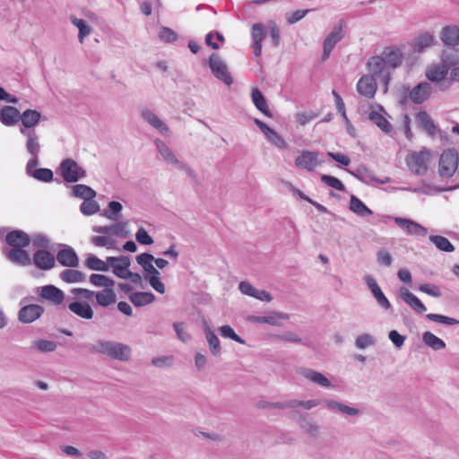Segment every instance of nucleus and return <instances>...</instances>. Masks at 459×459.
<instances>
[{
    "label": "nucleus",
    "instance_id": "f257e3e1",
    "mask_svg": "<svg viewBox=\"0 0 459 459\" xmlns=\"http://www.w3.org/2000/svg\"><path fill=\"white\" fill-rule=\"evenodd\" d=\"M93 351L112 359L126 361L130 358L131 349L128 345L110 341H99Z\"/></svg>",
    "mask_w": 459,
    "mask_h": 459
},
{
    "label": "nucleus",
    "instance_id": "f03ea898",
    "mask_svg": "<svg viewBox=\"0 0 459 459\" xmlns=\"http://www.w3.org/2000/svg\"><path fill=\"white\" fill-rule=\"evenodd\" d=\"M57 173L66 183H76L86 177V170L74 160L67 158L61 161Z\"/></svg>",
    "mask_w": 459,
    "mask_h": 459
},
{
    "label": "nucleus",
    "instance_id": "7ed1b4c3",
    "mask_svg": "<svg viewBox=\"0 0 459 459\" xmlns=\"http://www.w3.org/2000/svg\"><path fill=\"white\" fill-rule=\"evenodd\" d=\"M429 160V152L424 148L420 152L409 153L405 158L409 169L417 176H423L427 173V162Z\"/></svg>",
    "mask_w": 459,
    "mask_h": 459
},
{
    "label": "nucleus",
    "instance_id": "20e7f679",
    "mask_svg": "<svg viewBox=\"0 0 459 459\" xmlns=\"http://www.w3.org/2000/svg\"><path fill=\"white\" fill-rule=\"evenodd\" d=\"M459 162L458 152L455 149H447L440 155L438 173L443 178H451L456 171Z\"/></svg>",
    "mask_w": 459,
    "mask_h": 459
},
{
    "label": "nucleus",
    "instance_id": "39448f33",
    "mask_svg": "<svg viewBox=\"0 0 459 459\" xmlns=\"http://www.w3.org/2000/svg\"><path fill=\"white\" fill-rule=\"evenodd\" d=\"M208 65L216 79L228 86L233 83V78L228 70L227 64L221 58L219 54L212 53L208 59Z\"/></svg>",
    "mask_w": 459,
    "mask_h": 459
},
{
    "label": "nucleus",
    "instance_id": "423d86ee",
    "mask_svg": "<svg viewBox=\"0 0 459 459\" xmlns=\"http://www.w3.org/2000/svg\"><path fill=\"white\" fill-rule=\"evenodd\" d=\"M345 27V22L343 20H340L338 23L333 26L332 31L326 36L323 43L322 61H326L329 58L330 54L336 44L343 39V29Z\"/></svg>",
    "mask_w": 459,
    "mask_h": 459
},
{
    "label": "nucleus",
    "instance_id": "0eeeda50",
    "mask_svg": "<svg viewBox=\"0 0 459 459\" xmlns=\"http://www.w3.org/2000/svg\"><path fill=\"white\" fill-rule=\"evenodd\" d=\"M452 66L453 63L444 58V65H433L429 66L426 72V76L430 82H439L440 90L445 91L450 86V82H446L445 79Z\"/></svg>",
    "mask_w": 459,
    "mask_h": 459
},
{
    "label": "nucleus",
    "instance_id": "6e6552de",
    "mask_svg": "<svg viewBox=\"0 0 459 459\" xmlns=\"http://www.w3.org/2000/svg\"><path fill=\"white\" fill-rule=\"evenodd\" d=\"M407 49L406 45L401 46H387L384 48L381 56L383 57L386 67L390 69H396L401 66L404 51Z\"/></svg>",
    "mask_w": 459,
    "mask_h": 459
},
{
    "label": "nucleus",
    "instance_id": "1a4fd4ad",
    "mask_svg": "<svg viewBox=\"0 0 459 459\" xmlns=\"http://www.w3.org/2000/svg\"><path fill=\"white\" fill-rule=\"evenodd\" d=\"M289 317V315L283 312L268 311L265 316L249 315L246 317V320L255 325L266 324L273 326H281V320H287Z\"/></svg>",
    "mask_w": 459,
    "mask_h": 459
},
{
    "label": "nucleus",
    "instance_id": "9d476101",
    "mask_svg": "<svg viewBox=\"0 0 459 459\" xmlns=\"http://www.w3.org/2000/svg\"><path fill=\"white\" fill-rule=\"evenodd\" d=\"M387 218L394 220L397 226L408 235L425 237L428 233L427 228L411 219L392 216Z\"/></svg>",
    "mask_w": 459,
    "mask_h": 459
},
{
    "label": "nucleus",
    "instance_id": "9b49d317",
    "mask_svg": "<svg viewBox=\"0 0 459 459\" xmlns=\"http://www.w3.org/2000/svg\"><path fill=\"white\" fill-rule=\"evenodd\" d=\"M405 91L409 93V99L415 104H421L426 101L431 95V85L427 82L418 83L411 90L409 86L405 87Z\"/></svg>",
    "mask_w": 459,
    "mask_h": 459
},
{
    "label": "nucleus",
    "instance_id": "f8f14e48",
    "mask_svg": "<svg viewBox=\"0 0 459 459\" xmlns=\"http://www.w3.org/2000/svg\"><path fill=\"white\" fill-rule=\"evenodd\" d=\"M41 113L36 109L28 108L21 113L20 121L22 123L19 132L36 131L35 126L40 122Z\"/></svg>",
    "mask_w": 459,
    "mask_h": 459
},
{
    "label": "nucleus",
    "instance_id": "ddd939ff",
    "mask_svg": "<svg viewBox=\"0 0 459 459\" xmlns=\"http://www.w3.org/2000/svg\"><path fill=\"white\" fill-rule=\"evenodd\" d=\"M44 311V307L39 304L23 306L18 312V320L23 324H30L39 318Z\"/></svg>",
    "mask_w": 459,
    "mask_h": 459
},
{
    "label": "nucleus",
    "instance_id": "4468645a",
    "mask_svg": "<svg viewBox=\"0 0 459 459\" xmlns=\"http://www.w3.org/2000/svg\"><path fill=\"white\" fill-rule=\"evenodd\" d=\"M364 281L368 288L370 290L372 295L376 299L377 304L385 310L390 309L392 307L391 303L382 291L377 280L372 275L367 274L364 276Z\"/></svg>",
    "mask_w": 459,
    "mask_h": 459
},
{
    "label": "nucleus",
    "instance_id": "2eb2a0df",
    "mask_svg": "<svg viewBox=\"0 0 459 459\" xmlns=\"http://www.w3.org/2000/svg\"><path fill=\"white\" fill-rule=\"evenodd\" d=\"M60 247L63 248L56 254L57 262L65 267H77L79 265V258L74 249L64 244H61Z\"/></svg>",
    "mask_w": 459,
    "mask_h": 459
},
{
    "label": "nucleus",
    "instance_id": "dca6fc26",
    "mask_svg": "<svg viewBox=\"0 0 459 459\" xmlns=\"http://www.w3.org/2000/svg\"><path fill=\"white\" fill-rule=\"evenodd\" d=\"M434 37L429 32H423L419 34L411 42L405 44L409 51L412 53H421L426 48L434 44Z\"/></svg>",
    "mask_w": 459,
    "mask_h": 459
},
{
    "label": "nucleus",
    "instance_id": "f3484780",
    "mask_svg": "<svg viewBox=\"0 0 459 459\" xmlns=\"http://www.w3.org/2000/svg\"><path fill=\"white\" fill-rule=\"evenodd\" d=\"M377 90V79L374 76L368 74L362 75L357 82L358 92L368 98H374Z\"/></svg>",
    "mask_w": 459,
    "mask_h": 459
},
{
    "label": "nucleus",
    "instance_id": "a211bd4d",
    "mask_svg": "<svg viewBox=\"0 0 459 459\" xmlns=\"http://www.w3.org/2000/svg\"><path fill=\"white\" fill-rule=\"evenodd\" d=\"M24 247H13L9 249L7 247L3 248V254L6 256V258L12 263L26 266L30 264L31 259Z\"/></svg>",
    "mask_w": 459,
    "mask_h": 459
},
{
    "label": "nucleus",
    "instance_id": "6ab92c4d",
    "mask_svg": "<svg viewBox=\"0 0 459 459\" xmlns=\"http://www.w3.org/2000/svg\"><path fill=\"white\" fill-rule=\"evenodd\" d=\"M266 36V30L264 24L257 22L251 28L253 54L255 56H260L262 54V43Z\"/></svg>",
    "mask_w": 459,
    "mask_h": 459
},
{
    "label": "nucleus",
    "instance_id": "aec40b11",
    "mask_svg": "<svg viewBox=\"0 0 459 459\" xmlns=\"http://www.w3.org/2000/svg\"><path fill=\"white\" fill-rule=\"evenodd\" d=\"M33 264L40 270L48 271L56 264L55 256L47 249H39L33 254Z\"/></svg>",
    "mask_w": 459,
    "mask_h": 459
},
{
    "label": "nucleus",
    "instance_id": "412c9836",
    "mask_svg": "<svg viewBox=\"0 0 459 459\" xmlns=\"http://www.w3.org/2000/svg\"><path fill=\"white\" fill-rule=\"evenodd\" d=\"M127 224V221H122L108 226H94L92 230L96 233L115 235L122 238H126L129 237V230L126 229Z\"/></svg>",
    "mask_w": 459,
    "mask_h": 459
},
{
    "label": "nucleus",
    "instance_id": "4be33fe9",
    "mask_svg": "<svg viewBox=\"0 0 459 459\" xmlns=\"http://www.w3.org/2000/svg\"><path fill=\"white\" fill-rule=\"evenodd\" d=\"M39 296L54 305H61L65 300L64 291L52 284L42 286L40 288Z\"/></svg>",
    "mask_w": 459,
    "mask_h": 459
},
{
    "label": "nucleus",
    "instance_id": "5701e85b",
    "mask_svg": "<svg viewBox=\"0 0 459 459\" xmlns=\"http://www.w3.org/2000/svg\"><path fill=\"white\" fill-rule=\"evenodd\" d=\"M318 152L311 151H303L295 160V165L302 169L313 171L320 164L317 161Z\"/></svg>",
    "mask_w": 459,
    "mask_h": 459
},
{
    "label": "nucleus",
    "instance_id": "b1692460",
    "mask_svg": "<svg viewBox=\"0 0 459 459\" xmlns=\"http://www.w3.org/2000/svg\"><path fill=\"white\" fill-rule=\"evenodd\" d=\"M399 296L417 314H422L427 311V307L422 301L407 288L401 287L399 290Z\"/></svg>",
    "mask_w": 459,
    "mask_h": 459
},
{
    "label": "nucleus",
    "instance_id": "393cba45",
    "mask_svg": "<svg viewBox=\"0 0 459 459\" xmlns=\"http://www.w3.org/2000/svg\"><path fill=\"white\" fill-rule=\"evenodd\" d=\"M5 242L13 247H26L30 245V236L22 230H13L5 236Z\"/></svg>",
    "mask_w": 459,
    "mask_h": 459
},
{
    "label": "nucleus",
    "instance_id": "a878e982",
    "mask_svg": "<svg viewBox=\"0 0 459 459\" xmlns=\"http://www.w3.org/2000/svg\"><path fill=\"white\" fill-rule=\"evenodd\" d=\"M416 122L418 127L429 136L434 137L436 135L437 126L426 110H420L416 114Z\"/></svg>",
    "mask_w": 459,
    "mask_h": 459
},
{
    "label": "nucleus",
    "instance_id": "bb28decb",
    "mask_svg": "<svg viewBox=\"0 0 459 459\" xmlns=\"http://www.w3.org/2000/svg\"><path fill=\"white\" fill-rule=\"evenodd\" d=\"M68 309L77 316L91 320L93 318L94 311L91 305L86 301L74 300L68 304Z\"/></svg>",
    "mask_w": 459,
    "mask_h": 459
},
{
    "label": "nucleus",
    "instance_id": "cd10ccee",
    "mask_svg": "<svg viewBox=\"0 0 459 459\" xmlns=\"http://www.w3.org/2000/svg\"><path fill=\"white\" fill-rule=\"evenodd\" d=\"M21 118V112L13 106H4L0 108V122L6 126H15Z\"/></svg>",
    "mask_w": 459,
    "mask_h": 459
},
{
    "label": "nucleus",
    "instance_id": "c85d7f7f",
    "mask_svg": "<svg viewBox=\"0 0 459 459\" xmlns=\"http://www.w3.org/2000/svg\"><path fill=\"white\" fill-rule=\"evenodd\" d=\"M332 94L335 100L337 111L341 114V116L342 117V118L346 124L347 133L351 137L355 138L356 137V129L352 126V124L351 123L350 119L348 118V117L346 115L345 104L343 102L342 98L335 90L332 91Z\"/></svg>",
    "mask_w": 459,
    "mask_h": 459
},
{
    "label": "nucleus",
    "instance_id": "c756f323",
    "mask_svg": "<svg viewBox=\"0 0 459 459\" xmlns=\"http://www.w3.org/2000/svg\"><path fill=\"white\" fill-rule=\"evenodd\" d=\"M367 68L370 76L376 79L380 77L381 74L386 72V65L381 56H373L368 58L367 62Z\"/></svg>",
    "mask_w": 459,
    "mask_h": 459
},
{
    "label": "nucleus",
    "instance_id": "7c9ffc66",
    "mask_svg": "<svg viewBox=\"0 0 459 459\" xmlns=\"http://www.w3.org/2000/svg\"><path fill=\"white\" fill-rule=\"evenodd\" d=\"M251 99L255 107L267 117H272L273 113L268 108L267 100L262 91L255 87L251 91Z\"/></svg>",
    "mask_w": 459,
    "mask_h": 459
},
{
    "label": "nucleus",
    "instance_id": "2f4dec72",
    "mask_svg": "<svg viewBox=\"0 0 459 459\" xmlns=\"http://www.w3.org/2000/svg\"><path fill=\"white\" fill-rule=\"evenodd\" d=\"M141 116L144 121L157 129L160 134H167L169 133V126L163 121H161L152 111L144 109L142 111Z\"/></svg>",
    "mask_w": 459,
    "mask_h": 459
},
{
    "label": "nucleus",
    "instance_id": "473e14b6",
    "mask_svg": "<svg viewBox=\"0 0 459 459\" xmlns=\"http://www.w3.org/2000/svg\"><path fill=\"white\" fill-rule=\"evenodd\" d=\"M205 325V338L208 342V346L212 356L220 357L221 355V342L215 333L210 328L206 322H204Z\"/></svg>",
    "mask_w": 459,
    "mask_h": 459
},
{
    "label": "nucleus",
    "instance_id": "72a5a7b5",
    "mask_svg": "<svg viewBox=\"0 0 459 459\" xmlns=\"http://www.w3.org/2000/svg\"><path fill=\"white\" fill-rule=\"evenodd\" d=\"M324 404L332 411H340L349 416H357L360 413L358 408L351 407L334 400H325Z\"/></svg>",
    "mask_w": 459,
    "mask_h": 459
},
{
    "label": "nucleus",
    "instance_id": "f704fd0d",
    "mask_svg": "<svg viewBox=\"0 0 459 459\" xmlns=\"http://www.w3.org/2000/svg\"><path fill=\"white\" fill-rule=\"evenodd\" d=\"M348 172L366 185H370L377 180V178L374 176L373 172L366 165H359L354 170L348 169Z\"/></svg>",
    "mask_w": 459,
    "mask_h": 459
},
{
    "label": "nucleus",
    "instance_id": "c9c22d12",
    "mask_svg": "<svg viewBox=\"0 0 459 459\" xmlns=\"http://www.w3.org/2000/svg\"><path fill=\"white\" fill-rule=\"evenodd\" d=\"M155 145L160 154L162 156L163 160L168 164H173L176 167L178 165L180 160L176 157L173 151L169 147V145L164 141L160 139H156Z\"/></svg>",
    "mask_w": 459,
    "mask_h": 459
},
{
    "label": "nucleus",
    "instance_id": "e433bc0d",
    "mask_svg": "<svg viewBox=\"0 0 459 459\" xmlns=\"http://www.w3.org/2000/svg\"><path fill=\"white\" fill-rule=\"evenodd\" d=\"M440 38L445 45H459V28L456 26H446L442 29Z\"/></svg>",
    "mask_w": 459,
    "mask_h": 459
},
{
    "label": "nucleus",
    "instance_id": "4c0bfd02",
    "mask_svg": "<svg viewBox=\"0 0 459 459\" xmlns=\"http://www.w3.org/2000/svg\"><path fill=\"white\" fill-rule=\"evenodd\" d=\"M301 374L304 377L307 379L323 386V387H331L332 383L331 381L324 376L322 373L316 371L311 368H303L301 371Z\"/></svg>",
    "mask_w": 459,
    "mask_h": 459
},
{
    "label": "nucleus",
    "instance_id": "58836bf2",
    "mask_svg": "<svg viewBox=\"0 0 459 459\" xmlns=\"http://www.w3.org/2000/svg\"><path fill=\"white\" fill-rule=\"evenodd\" d=\"M27 138L26 151L29 154L39 153L41 145L39 143V135L36 131L20 133Z\"/></svg>",
    "mask_w": 459,
    "mask_h": 459
},
{
    "label": "nucleus",
    "instance_id": "ea45409f",
    "mask_svg": "<svg viewBox=\"0 0 459 459\" xmlns=\"http://www.w3.org/2000/svg\"><path fill=\"white\" fill-rule=\"evenodd\" d=\"M350 210L359 217H368L373 214L370 210L359 197L351 195L350 200Z\"/></svg>",
    "mask_w": 459,
    "mask_h": 459
},
{
    "label": "nucleus",
    "instance_id": "a19ab883",
    "mask_svg": "<svg viewBox=\"0 0 459 459\" xmlns=\"http://www.w3.org/2000/svg\"><path fill=\"white\" fill-rule=\"evenodd\" d=\"M129 299L134 306L139 307L152 303L155 300V295L151 291H136L130 294Z\"/></svg>",
    "mask_w": 459,
    "mask_h": 459
},
{
    "label": "nucleus",
    "instance_id": "79ce46f5",
    "mask_svg": "<svg viewBox=\"0 0 459 459\" xmlns=\"http://www.w3.org/2000/svg\"><path fill=\"white\" fill-rule=\"evenodd\" d=\"M94 295L96 297L97 304L104 307H108L117 300L116 293L111 287L105 288L103 290L98 291Z\"/></svg>",
    "mask_w": 459,
    "mask_h": 459
},
{
    "label": "nucleus",
    "instance_id": "37998d69",
    "mask_svg": "<svg viewBox=\"0 0 459 459\" xmlns=\"http://www.w3.org/2000/svg\"><path fill=\"white\" fill-rule=\"evenodd\" d=\"M369 120L379 127L384 133L389 134L393 130L391 123L380 113L372 110L368 114Z\"/></svg>",
    "mask_w": 459,
    "mask_h": 459
},
{
    "label": "nucleus",
    "instance_id": "c03bdc74",
    "mask_svg": "<svg viewBox=\"0 0 459 459\" xmlns=\"http://www.w3.org/2000/svg\"><path fill=\"white\" fill-rule=\"evenodd\" d=\"M422 342L434 351H440L446 348V342L429 331L423 333Z\"/></svg>",
    "mask_w": 459,
    "mask_h": 459
},
{
    "label": "nucleus",
    "instance_id": "a18cd8bd",
    "mask_svg": "<svg viewBox=\"0 0 459 459\" xmlns=\"http://www.w3.org/2000/svg\"><path fill=\"white\" fill-rule=\"evenodd\" d=\"M60 279L66 283L82 282L85 281V274L78 270L65 269L60 273Z\"/></svg>",
    "mask_w": 459,
    "mask_h": 459
},
{
    "label": "nucleus",
    "instance_id": "49530a36",
    "mask_svg": "<svg viewBox=\"0 0 459 459\" xmlns=\"http://www.w3.org/2000/svg\"><path fill=\"white\" fill-rule=\"evenodd\" d=\"M94 198L95 196H90V198H85L81 204L80 211L83 215L91 216L100 212V206Z\"/></svg>",
    "mask_w": 459,
    "mask_h": 459
},
{
    "label": "nucleus",
    "instance_id": "de8ad7c7",
    "mask_svg": "<svg viewBox=\"0 0 459 459\" xmlns=\"http://www.w3.org/2000/svg\"><path fill=\"white\" fill-rule=\"evenodd\" d=\"M429 240L440 251L446 252V253H451V252L455 251L454 245L448 240V238H446L443 236L430 235Z\"/></svg>",
    "mask_w": 459,
    "mask_h": 459
},
{
    "label": "nucleus",
    "instance_id": "09e8293b",
    "mask_svg": "<svg viewBox=\"0 0 459 459\" xmlns=\"http://www.w3.org/2000/svg\"><path fill=\"white\" fill-rule=\"evenodd\" d=\"M31 178L37 179L38 181L49 183L55 180L54 178V173L50 169L47 168H39L36 169L33 173H30ZM56 181L57 183H60L61 181L57 178H56Z\"/></svg>",
    "mask_w": 459,
    "mask_h": 459
},
{
    "label": "nucleus",
    "instance_id": "8fccbe9b",
    "mask_svg": "<svg viewBox=\"0 0 459 459\" xmlns=\"http://www.w3.org/2000/svg\"><path fill=\"white\" fill-rule=\"evenodd\" d=\"M96 191L87 185L78 184L73 186L72 187V195L74 197L85 200V198H90V196H96Z\"/></svg>",
    "mask_w": 459,
    "mask_h": 459
},
{
    "label": "nucleus",
    "instance_id": "3c124183",
    "mask_svg": "<svg viewBox=\"0 0 459 459\" xmlns=\"http://www.w3.org/2000/svg\"><path fill=\"white\" fill-rule=\"evenodd\" d=\"M122 209L123 205L119 202L110 201L108 204V209L103 210L100 215L109 220L117 221Z\"/></svg>",
    "mask_w": 459,
    "mask_h": 459
},
{
    "label": "nucleus",
    "instance_id": "603ef678",
    "mask_svg": "<svg viewBox=\"0 0 459 459\" xmlns=\"http://www.w3.org/2000/svg\"><path fill=\"white\" fill-rule=\"evenodd\" d=\"M85 265L93 271H100V272H108V266L106 264L104 261L100 259L95 255L90 254L88 255L86 260H85Z\"/></svg>",
    "mask_w": 459,
    "mask_h": 459
},
{
    "label": "nucleus",
    "instance_id": "864d4df0",
    "mask_svg": "<svg viewBox=\"0 0 459 459\" xmlns=\"http://www.w3.org/2000/svg\"><path fill=\"white\" fill-rule=\"evenodd\" d=\"M90 281L91 284L98 287L109 288L115 284V281L104 274L92 273L90 276Z\"/></svg>",
    "mask_w": 459,
    "mask_h": 459
},
{
    "label": "nucleus",
    "instance_id": "5fc2aeb1",
    "mask_svg": "<svg viewBox=\"0 0 459 459\" xmlns=\"http://www.w3.org/2000/svg\"><path fill=\"white\" fill-rule=\"evenodd\" d=\"M72 22L78 28V39L80 42H82L83 39L91 33V26L86 22V21L76 17L72 19Z\"/></svg>",
    "mask_w": 459,
    "mask_h": 459
},
{
    "label": "nucleus",
    "instance_id": "6e6d98bb",
    "mask_svg": "<svg viewBox=\"0 0 459 459\" xmlns=\"http://www.w3.org/2000/svg\"><path fill=\"white\" fill-rule=\"evenodd\" d=\"M320 178L323 183H325V185L332 188H334L342 192L346 191V187L343 185V183L339 178L333 176L323 174L321 175Z\"/></svg>",
    "mask_w": 459,
    "mask_h": 459
},
{
    "label": "nucleus",
    "instance_id": "4d7b16f0",
    "mask_svg": "<svg viewBox=\"0 0 459 459\" xmlns=\"http://www.w3.org/2000/svg\"><path fill=\"white\" fill-rule=\"evenodd\" d=\"M426 318L432 322H437L447 325H459V320L454 317H449L447 316L440 315V314H428L426 315Z\"/></svg>",
    "mask_w": 459,
    "mask_h": 459
},
{
    "label": "nucleus",
    "instance_id": "13d9d810",
    "mask_svg": "<svg viewBox=\"0 0 459 459\" xmlns=\"http://www.w3.org/2000/svg\"><path fill=\"white\" fill-rule=\"evenodd\" d=\"M220 333L223 338H229L240 344H245V340L237 334L234 329L229 325H222L220 328Z\"/></svg>",
    "mask_w": 459,
    "mask_h": 459
},
{
    "label": "nucleus",
    "instance_id": "bf43d9fd",
    "mask_svg": "<svg viewBox=\"0 0 459 459\" xmlns=\"http://www.w3.org/2000/svg\"><path fill=\"white\" fill-rule=\"evenodd\" d=\"M158 36L160 40L165 43H173L178 38L177 32H175L172 29L165 26H162L160 28Z\"/></svg>",
    "mask_w": 459,
    "mask_h": 459
},
{
    "label": "nucleus",
    "instance_id": "052dcab7",
    "mask_svg": "<svg viewBox=\"0 0 459 459\" xmlns=\"http://www.w3.org/2000/svg\"><path fill=\"white\" fill-rule=\"evenodd\" d=\"M257 407L259 409H279V410H285V409H290V400L285 402H276V403H271L266 401H260L257 403Z\"/></svg>",
    "mask_w": 459,
    "mask_h": 459
},
{
    "label": "nucleus",
    "instance_id": "680f3d73",
    "mask_svg": "<svg viewBox=\"0 0 459 459\" xmlns=\"http://www.w3.org/2000/svg\"><path fill=\"white\" fill-rule=\"evenodd\" d=\"M321 403L320 400L313 399L307 401H299L297 399L290 400V409H295L298 407H303L306 410H310Z\"/></svg>",
    "mask_w": 459,
    "mask_h": 459
},
{
    "label": "nucleus",
    "instance_id": "e2e57ef3",
    "mask_svg": "<svg viewBox=\"0 0 459 459\" xmlns=\"http://www.w3.org/2000/svg\"><path fill=\"white\" fill-rule=\"evenodd\" d=\"M33 345L41 352H52L56 349V343L53 341L48 340H36Z\"/></svg>",
    "mask_w": 459,
    "mask_h": 459
},
{
    "label": "nucleus",
    "instance_id": "0e129e2a",
    "mask_svg": "<svg viewBox=\"0 0 459 459\" xmlns=\"http://www.w3.org/2000/svg\"><path fill=\"white\" fill-rule=\"evenodd\" d=\"M91 242L97 247H106L108 249L115 248V240L107 236H94Z\"/></svg>",
    "mask_w": 459,
    "mask_h": 459
},
{
    "label": "nucleus",
    "instance_id": "69168bd1",
    "mask_svg": "<svg viewBox=\"0 0 459 459\" xmlns=\"http://www.w3.org/2000/svg\"><path fill=\"white\" fill-rule=\"evenodd\" d=\"M418 289L420 291L434 298H440L442 296L440 288L436 284L423 283L420 284Z\"/></svg>",
    "mask_w": 459,
    "mask_h": 459
},
{
    "label": "nucleus",
    "instance_id": "338daca9",
    "mask_svg": "<svg viewBox=\"0 0 459 459\" xmlns=\"http://www.w3.org/2000/svg\"><path fill=\"white\" fill-rule=\"evenodd\" d=\"M376 344L375 338L369 333H363L356 338L355 345L359 349H365Z\"/></svg>",
    "mask_w": 459,
    "mask_h": 459
},
{
    "label": "nucleus",
    "instance_id": "774afa93",
    "mask_svg": "<svg viewBox=\"0 0 459 459\" xmlns=\"http://www.w3.org/2000/svg\"><path fill=\"white\" fill-rule=\"evenodd\" d=\"M266 139L272 143L273 145H275L277 148L285 150L288 148V144L285 142V140L282 138L281 135H280L275 130H272L271 133L268 134Z\"/></svg>",
    "mask_w": 459,
    "mask_h": 459
}]
</instances>
